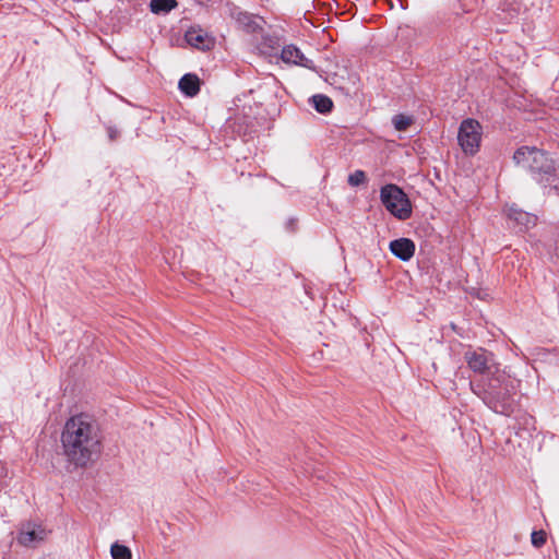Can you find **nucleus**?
<instances>
[{"label": "nucleus", "instance_id": "obj_1", "mask_svg": "<svg viewBox=\"0 0 559 559\" xmlns=\"http://www.w3.org/2000/svg\"><path fill=\"white\" fill-rule=\"evenodd\" d=\"M102 432L97 423L85 414L69 418L61 433V444L67 461L85 467L102 452Z\"/></svg>", "mask_w": 559, "mask_h": 559}, {"label": "nucleus", "instance_id": "obj_2", "mask_svg": "<svg viewBox=\"0 0 559 559\" xmlns=\"http://www.w3.org/2000/svg\"><path fill=\"white\" fill-rule=\"evenodd\" d=\"M472 392L493 413L511 416L519 404L520 381L502 370L469 382Z\"/></svg>", "mask_w": 559, "mask_h": 559}, {"label": "nucleus", "instance_id": "obj_3", "mask_svg": "<svg viewBox=\"0 0 559 559\" xmlns=\"http://www.w3.org/2000/svg\"><path fill=\"white\" fill-rule=\"evenodd\" d=\"M513 160L528 170L537 182L559 193V173L547 152L534 146H521L514 152Z\"/></svg>", "mask_w": 559, "mask_h": 559}, {"label": "nucleus", "instance_id": "obj_4", "mask_svg": "<svg viewBox=\"0 0 559 559\" xmlns=\"http://www.w3.org/2000/svg\"><path fill=\"white\" fill-rule=\"evenodd\" d=\"M265 25L261 15L247 13V48L265 58L277 57V40L265 31Z\"/></svg>", "mask_w": 559, "mask_h": 559}, {"label": "nucleus", "instance_id": "obj_5", "mask_svg": "<svg viewBox=\"0 0 559 559\" xmlns=\"http://www.w3.org/2000/svg\"><path fill=\"white\" fill-rule=\"evenodd\" d=\"M380 199L386 211L400 221L412 215V204L406 193L396 185L389 183L381 188Z\"/></svg>", "mask_w": 559, "mask_h": 559}, {"label": "nucleus", "instance_id": "obj_6", "mask_svg": "<svg viewBox=\"0 0 559 559\" xmlns=\"http://www.w3.org/2000/svg\"><path fill=\"white\" fill-rule=\"evenodd\" d=\"M464 360L471 370L483 377H490L500 370L495 354L483 347L469 346L464 353Z\"/></svg>", "mask_w": 559, "mask_h": 559}, {"label": "nucleus", "instance_id": "obj_7", "mask_svg": "<svg viewBox=\"0 0 559 559\" xmlns=\"http://www.w3.org/2000/svg\"><path fill=\"white\" fill-rule=\"evenodd\" d=\"M483 126L473 118L464 119L459 128L457 141L466 155H475L480 147Z\"/></svg>", "mask_w": 559, "mask_h": 559}, {"label": "nucleus", "instance_id": "obj_8", "mask_svg": "<svg viewBox=\"0 0 559 559\" xmlns=\"http://www.w3.org/2000/svg\"><path fill=\"white\" fill-rule=\"evenodd\" d=\"M280 58L284 63L299 66L309 70H316L313 61L307 58L304 52L294 44L282 48Z\"/></svg>", "mask_w": 559, "mask_h": 559}, {"label": "nucleus", "instance_id": "obj_9", "mask_svg": "<svg viewBox=\"0 0 559 559\" xmlns=\"http://www.w3.org/2000/svg\"><path fill=\"white\" fill-rule=\"evenodd\" d=\"M48 532L38 524L27 523L23 525L17 537V542L25 547H34L45 540Z\"/></svg>", "mask_w": 559, "mask_h": 559}, {"label": "nucleus", "instance_id": "obj_10", "mask_svg": "<svg viewBox=\"0 0 559 559\" xmlns=\"http://www.w3.org/2000/svg\"><path fill=\"white\" fill-rule=\"evenodd\" d=\"M389 249L391 253L401 261H409L415 253V243L409 238H399L390 242Z\"/></svg>", "mask_w": 559, "mask_h": 559}, {"label": "nucleus", "instance_id": "obj_11", "mask_svg": "<svg viewBox=\"0 0 559 559\" xmlns=\"http://www.w3.org/2000/svg\"><path fill=\"white\" fill-rule=\"evenodd\" d=\"M187 43L198 49L207 50L214 45V39L204 31L191 28L186 33Z\"/></svg>", "mask_w": 559, "mask_h": 559}, {"label": "nucleus", "instance_id": "obj_12", "mask_svg": "<svg viewBox=\"0 0 559 559\" xmlns=\"http://www.w3.org/2000/svg\"><path fill=\"white\" fill-rule=\"evenodd\" d=\"M508 217L520 226V230L535 226L537 221L535 215L513 206L509 209Z\"/></svg>", "mask_w": 559, "mask_h": 559}, {"label": "nucleus", "instance_id": "obj_13", "mask_svg": "<svg viewBox=\"0 0 559 559\" xmlns=\"http://www.w3.org/2000/svg\"><path fill=\"white\" fill-rule=\"evenodd\" d=\"M179 88L187 96L193 97L200 91V80L195 74H185L179 81Z\"/></svg>", "mask_w": 559, "mask_h": 559}, {"label": "nucleus", "instance_id": "obj_14", "mask_svg": "<svg viewBox=\"0 0 559 559\" xmlns=\"http://www.w3.org/2000/svg\"><path fill=\"white\" fill-rule=\"evenodd\" d=\"M309 104L321 115L330 114L334 107L333 100L324 94L312 95Z\"/></svg>", "mask_w": 559, "mask_h": 559}, {"label": "nucleus", "instance_id": "obj_15", "mask_svg": "<svg viewBox=\"0 0 559 559\" xmlns=\"http://www.w3.org/2000/svg\"><path fill=\"white\" fill-rule=\"evenodd\" d=\"M177 5L176 0H151L150 8L154 13H167Z\"/></svg>", "mask_w": 559, "mask_h": 559}, {"label": "nucleus", "instance_id": "obj_16", "mask_svg": "<svg viewBox=\"0 0 559 559\" xmlns=\"http://www.w3.org/2000/svg\"><path fill=\"white\" fill-rule=\"evenodd\" d=\"M112 559H132L131 550L121 544L115 543L110 547Z\"/></svg>", "mask_w": 559, "mask_h": 559}, {"label": "nucleus", "instance_id": "obj_17", "mask_svg": "<svg viewBox=\"0 0 559 559\" xmlns=\"http://www.w3.org/2000/svg\"><path fill=\"white\" fill-rule=\"evenodd\" d=\"M254 94H257V97H252L255 106H257V115L258 116H261L263 119L264 118V115L263 112L265 111L264 107H263V104H264V97L262 95V92H261V88L259 90H253V88H250L249 92L247 93V98H249V96H253ZM249 104V99H247V105Z\"/></svg>", "mask_w": 559, "mask_h": 559}, {"label": "nucleus", "instance_id": "obj_18", "mask_svg": "<svg viewBox=\"0 0 559 559\" xmlns=\"http://www.w3.org/2000/svg\"><path fill=\"white\" fill-rule=\"evenodd\" d=\"M392 123L397 131H406L407 128L413 123V119L409 116L399 114L392 119Z\"/></svg>", "mask_w": 559, "mask_h": 559}, {"label": "nucleus", "instance_id": "obj_19", "mask_svg": "<svg viewBox=\"0 0 559 559\" xmlns=\"http://www.w3.org/2000/svg\"><path fill=\"white\" fill-rule=\"evenodd\" d=\"M366 181V174L364 170H355L348 176L347 182L352 187H358Z\"/></svg>", "mask_w": 559, "mask_h": 559}, {"label": "nucleus", "instance_id": "obj_20", "mask_svg": "<svg viewBox=\"0 0 559 559\" xmlns=\"http://www.w3.org/2000/svg\"><path fill=\"white\" fill-rule=\"evenodd\" d=\"M533 546L539 548L546 543V533L545 531H533L531 535Z\"/></svg>", "mask_w": 559, "mask_h": 559}, {"label": "nucleus", "instance_id": "obj_21", "mask_svg": "<svg viewBox=\"0 0 559 559\" xmlns=\"http://www.w3.org/2000/svg\"><path fill=\"white\" fill-rule=\"evenodd\" d=\"M514 3L513 2H509V1H504L502 4H501V8L503 11L507 10V8L509 9L510 7V10L512 11L510 14H509V19L512 20L513 17H515L516 15V10L515 9H511V7L513 5Z\"/></svg>", "mask_w": 559, "mask_h": 559}, {"label": "nucleus", "instance_id": "obj_22", "mask_svg": "<svg viewBox=\"0 0 559 559\" xmlns=\"http://www.w3.org/2000/svg\"><path fill=\"white\" fill-rule=\"evenodd\" d=\"M8 476L7 467L0 463V485H2Z\"/></svg>", "mask_w": 559, "mask_h": 559}, {"label": "nucleus", "instance_id": "obj_23", "mask_svg": "<svg viewBox=\"0 0 559 559\" xmlns=\"http://www.w3.org/2000/svg\"><path fill=\"white\" fill-rule=\"evenodd\" d=\"M295 227H296V219L295 218H289L286 222V229L289 230V231H294Z\"/></svg>", "mask_w": 559, "mask_h": 559}, {"label": "nucleus", "instance_id": "obj_24", "mask_svg": "<svg viewBox=\"0 0 559 559\" xmlns=\"http://www.w3.org/2000/svg\"><path fill=\"white\" fill-rule=\"evenodd\" d=\"M261 7H264V3L269 2L270 0H257Z\"/></svg>", "mask_w": 559, "mask_h": 559}]
</instances>
